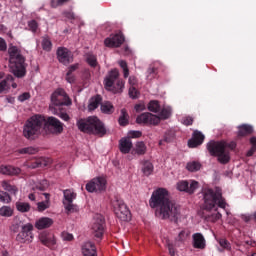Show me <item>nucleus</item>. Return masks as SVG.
<instances>
[{
    "label": "nucleus",
    "mask_w": 256,
    "mask_h": 256,
    "mask_svg": "<svg viewBox=\"0 0 256 256\" xmlns=\"http://www.w3.org/2000/svg\"><path fill=\"white\" fill-rule=\"evenodd\" d=\"M28 27H30V29H31V31H32L33 33H36V32H37V29H38V27H39V25L37 24V21L32 20V21H30V22L28 23Z\"/></svg>",
    "instance_id": "obj_54"
},
{
    "label": "nucleus",
    "mask_w": 256,
    "mask_h": 256,
    "mask_svg": "<svg viewBox=\"0 0 256 256\" xmlns=\"http://www.w3.org/2000/svg\"><path fill=\"white\" fill-rule=\"evenodd\" d=\"M91 229L94 237L101 239L105 231V219L101 215H96L93 219Z\"/></svg>",
    "instance_id": "obj_13"
},
{
    "label": "nucleus",
    "mask_w": 256,
    "mask_h": 256,
    "mask_svg": "<svg viewBox=\"0 0 256 256\" xmlns=\"http://www.w3.org/2000/svg\"><path fill=\"white\" fill-rule=\"evenodd\" d=\"M82 255L83 256H97V247L93 242H85L82 245Z\"/></svg>",
    "instance_id": "obj_25"
},
{
    "label": "nucleus",
    "mask_w": 256,
    "mask_h": 256,
    "mask_svg": "<svg viewBox=\"0 0 256 256\" xmlns=\"http://www.w3.org/2000/svg\"><path fill=\"white\" fill-rule=\"evenodd\" d=\"M142 172L146 177L153 174V163L149 161L142 162Z\"/></svg>",
    "instance_id": "obj_34"
},
{
    "label": "nucleus",
    "mask_w": 256,
    "mask_h": 256,
    "mask_svg": "<svg viewBox=\"0 0 256 256\" xmlns=\"http://www.w3.org/2000/svg\"><path fill=\"white\" fill-rule=\"evenodd\" d=\"M64 199L63 205L68 213H75L77 211V205L73 204V201L77 199V193L72 189H66L63 191Z\"/></svg>",
    "instance_id": "obj_12"
},
{
    "label": "nucleus",
    "mask_w": 256,
    "mask_h": 256,
    "mask_svg": "<svg viewBox=\"0 0 256 256\" xmlns=\"http://www.w3.org/2000/svg\"><path fill=\"white\" fill-rule=\"evenodd\" d=\"M24 165L25 167H28V169H37L39 167H47V161L43 158H39L32 162L31 164L26 163Z\"/></svg>",
    "instance_id": "obj_31"
},
{
    "label": "nucleus",
    "mask_w": 256,
    "mask_h": 256,
    "mask_svg": "<svg viewBox=\"0 0 256 256\" xmlns=\"http://www.w3.org/2000/svg\"><path fill=\"white\" fill-rule=\"evenodd\" d=\"M131 149H133V142L129 138H122L119 141V150L124 154L127 155V153L131 152Z\"/></svg>",
    "instance_id": "obj_26"
},
{
    "label": "nucleus",
    "mask_w": 256,
    "mask_h": 256,
    "mask_svg": "<svg viewBox=\"0 0 256 256\" xmlns=\"http://www.w3.org/2000/svg\"><path fill=\"white\" fill-rule=\"evenodd\" d=\"M104 86L107 91L112 93H123L125 81L119 79V70L112 69L104 79Z\"/></svg>",
    "instance_id": "obj_7"
},
{
    "label": "nucleus",
    "mask_w": 256,
    "mask_h": 256,
    "mask_svg": "<svg viewBox=\"0 0 256 256\" xmlns=\"http://www.w3.org/2000/svg\"><path fill=\"white\" fill-rule=\"evenodd\" d=\"M107 189V179L103 176L93 178L86 184V191L88 193H101Z\"/></svg>",
    "instance_id": "obj_10"
},
{
    "label": "nucleus",
    "mask_w": 256,
    "mask_h": 256,
    "mask_svg": "<svg viewBox=\"0 0 256 256\" xmlns=\"http://www.w3.org/2000/svg\"><path fill=\"white\" fill-rule=\"evenodd\" d=\"M101 104V96H95L90 99L89 105H88V111H95L97 107Z\"/></svg>",
    "instance_id": "obj_35"
},
{
    "label": "nucleus",
    "mask_w": 256,
    "mask_h": 256,
    "mask_svg": "<svg viewBox=\"0 0 256 256\" xmlns=\"http://www.w3.org/2000/svg\"><path fill=\"white\" fill-rule=\"evenodd\" d=\"M100 109L102 113H105L106 115H111V113L115 112V107L111 102H108V101L102 103Z\"/></svg>",
    "instance_id": "obj_33"
},
{
    "label": "nucleus",
    "mask_w": 256,
    "mask_h": 256,
    "mask_svg": "<svg viewBox=\"0 0 256 256\" xmlns=\"http://www.w3.org/2000/svg\"><path fill=\"white\" fill-rule=\"evenodd\" d=\"M251 133H253V126L251 125L243 124L238 127V137H245Z\"/></svg>",
    "instance_id": "obj_30"
},
{
    "label": "nucleus",
    "mask_w": 256,
    "mask_h": 256,
    "mask_svg": "<svg viewBox=\"0 0 256 256\" xmlns=\"http://www.w3.org/2000/svg\"><path fill=\"white\" fill-rule=\"evenodd\" d=\"M143 133L141 131H129L127 139H139Z\"/></svg>",
    "instance_id": "obj_49"
},
{
    "label": "nucleus",
    "mask_w": 256,
    "mask_h": 256,
    "mask_svg": "<svg viewBox=\"0 0 256 256\" xmlns=\"http://www.w3.org/2000/svg\"><path fill=\"white\" fill-rule=\"evenodd\" d=\"M186 169H188L191 172L199 171V169H201V163L196 161L189 162L186 165Z\"/></svg>",
    "instance_id": "obj_44"
},
{
    "label": "nucleus",
    "mask_w": 256,
    "mask_h": 256,
    "mask_svg": "<svg viewBox=\"0 0 256 256\" xmlns=\"http://www.w3.org/2000/svg\"><path fill=\"white\" fill-rule=\"evenodd\" d=\"M218 243H219L220 247L226 249V251H231V243H229V241H227V239L220 238L218 240Z\"/></svg>",
    "instance_id": "obj_46"
},
{
    "label": "nucleus",
    "mask_w": 256,
    "mask_h": 256,
    "mask_svg": "<svg viewBox=\"0 0 256 256\" xmlns=\"http://www.w3.org/2000/svg\"><path fill=\"white\" fill-rule=\"evenodd\" d=\"M193 121H194L193 117L185 116L182 118L181 122L183 125H186V127H189V125H193Z\"/></svg>",
    "instance_id": "obj_53"
},
{
    "label": "nucleus",
    "mask_w": 256,
    "mask_h": 256,
    "mask_svg": "<svg viewBox=\"0 0 256 256\" xmlns=\"http://www.w3.org/2000/svg\"><path fill=\"white\" fill-rule=\"evenodd\" d=\"M235 147H237L235 142H227L225 140L217 142L211 141L207 144V149L210 155L218 157L219 163H222L223 165L227 164V162L231 160L229 151H233Z\"/></svg>",
    "instance_id": "obj_1"
},
{
    "label": "nucleus",
    "mask_w": 256,
    "mask_h": 256,
    "mask_svg": "<svg viewBox=\"0 0 256 256\" xmlns=\"http://www.w3.org/2000/svg\"><path fill=\"white\" fill-rule=\"evenodd\" d=\"M255 151H256V147H255V146H252L251 149L247 152V157L253 156V154L255 153Z\"/></svg>",
    "instance_id": "obj_62"
},
{
    "label": "nucleus",
    "mask_w": 256,
    "mask_h": 256,
    "mask_svg": "<svg viewBox=\"0 0 256 256\" xmlns=\"http://www.w3.org/2000/svg\"><path fill=\"white\" fill-rule=\"evenodd\" d=\"M76 125L82 133H87L88 135H97L98 137H103L107 135V129L105 124L101 122L96 116H90L86 119H79Z\"/></svg>",
    "instance_id": "obj_3"
},
{
    "label": "nucleus",
    "mask_w": 256,
    "mask_h": 256,
    "mask_svg": "<svg viewBox=\"0 0 256 256\" xmlns=\"http://www.w3.org/2000/svg\"><path fill=\"white\" fill-rule=\"evenodd\" d=\"M16 208L20 213H27L31 210V205L27 202H17Z\"/></svg>",
    "instance_id": "obj_39"
},
{
    "label": "nucleus",
    "mask_w": 256,
    "mask_h": 256,
    "mask_svg": "<svg viewBox=\"0 0 256 256\" xmlns=\"http://www.w3.org/2000/svg\"><path fill=\"white\" fill-rule=\"evenodd\" d=\"M0 173L2 175H10V176L20 175L21 168L15 167V166H1Z\"/></svg>",
    "instance_id": "obj_27"
},
{
    "label": "nucleus",
    "mask_w": 256,
    "mask_h": 256,
    "mask_svg": "<svg viewBox=\"0 0 256 256\" xmlns=\"http://www.w3.org/2000/svg\"><path fill=\"white\" fill-rule=\"evenodd\" d=\"M66 81L68 83H75V75H73V73H71V72H67Z\"/></svg>",
    "instance_id": "obj_57"
},
{
    "label": "nucleus",
    "mask_w": 256,
    "mask_h": 256,
    "mask_svg": "<svg viewBox=\"0 0 256 256\" xmlns=\"http://www.w3.org/2000/svg\"><path fill=\"white\" fill-rule=\"evenodd\" d=\"M42 49L43 51H51L53 49V43L51 42V39L49 37H43L42 39Z\"/></svg>",
    "instance_id": "obj_40"
},
{
    "label": "nucleus",
    "mask_w": 256,
    "mask_h": 256,
    "mask_svg": "<svg viewBox=\"0 0 256 256\" xmlns=\"http://www.w3.org/2000/svg\"><path fill=\"white\" fill-rule=\"evenodd\" d=\"M171 113H172L171 107H164L161 110V112H160L158 117L160 118V121H161V119L162 120L169 119V117H171Z\"/></svg>",
    "instance_id": "obj_43"
},
{
    "label": "nucleus",
    "mask_w": 256,
    "mask_h": 256,
    "mask_svg": "<svg viewBox=\"0 0 256 256\" xmlns=\"http://www.w3.org/2000/svg\"><path fill=\"white\" fill-rule=\"evenodd\" d=\"M161 109V105H159V101L152 100L148 104V110H150L152 113H159V110Z\"/></svg>",
    "instance_id": "obj_41"
},
{
    "label": "nucleus",
    "mask_w": 256,
    "mask_h": 256,
    "mask_svg": "<svg viewBox=\"0 0 256 256\" xmlns=\"http://www.w3.org/2000/svg\"><path fill=\"white\" fill-rule=\"evenodd\" d=\"M0 202L11 203V196H9L7 192L0 191Z\"/></svg>",
    "instance_id": "obj_47"
},
{
    "label": "nucleus",
    "mask_w": 256,
    "mask_h": 256,
    "mask_svg": "<svg viewBox=\"0 0 256 256\" xmlns=\"http://www.w3.org/2000/svg\"><path fill=\"white\" fill-rule=\"evenodd\" d=\"M222 215L219 212H216L210 216H208V221H211V223H216V221H219L221 219Z\"/></svg>",
    "instance_id": "obj_51"
},
{
    "label": "nucleus",
    "mask_w": 256,
    "mask_h": 256,
    "mask_svg": "<svg viewBox=\"0 0 256 256\" xmlns=\"http://www.w3.org/2000/svg\"><path fill=\"white\" fill-rule=\"evenodd\" d=\"M136 122L141 125H159L160 118L157 115L151 114L149 112L142 113L136 118Z\"/></svg>",
    "instance_id": "obj_14"
},
{
    "label": "nucleus",
    "mask_w": 256,
    "mask_h": 256,
    "mask_svg": "<svg viewBox=\"0 0 256 256\" xmlns=\"http://www.w3.org/2000/svg\"><path fill=\"white\" fill-rule=\"evenodd\" d=\"M194 249H205L207 243L205 237L201 233H195L192 235Z\"/></svg>",
    "instance_id": "obj_24"
},
{
    "label": "nucleus",
    "mask_w": 256,
    "mask_h": 256,
    "mask_svg": "<svg viewBox=\"0 0 256 256\" xmlns=\"http://www.w3.org/2000/svg\"><path fill=\"white\" fill-rule=\"evenodd\" d=\"M199 188V182L192 180L190 185L187 181H180L177 183L178 191H185L186 193H195V190Z\"/></svg>",
    "instance_id": "obj_19"
},
{
    "label": "nucleus",
    "mask_w": 256,
    "mask_h": 256,
    "mask_svg": "<svg viewBox=\"0 0 256 256\" xmlns=\"http://www.w3.org/2000/svg\"><path fill=\"white\" fill-rule=\"evenodd\" d=\"M52 105L50 107H56L59 108L63 105H66L69 107L71 105V98L67 96V93L64 89L58 88L56 91L53 92L51 96Z\"/></svg>",
    "instance_id": "obj_9"
},
{
    "label": "nucleus",
    "mask_w": 256,
    "mask_h": 256,
    "mask_svg": "<svg viewBox=\"0 0 256 256\" xmlns=\"http://www.w3.org/2000/svg\"><path fill=\"white\" fill-rule=\"evenodd\" d=\"M39 239L42 245H45L46 247L53 248L55 245H57V239L54 235L42 233L40 234Z\"/></svg>",
    "instance_id": "obj_22"
},
{
    "label": "nucleus",
    "mask_w": 256,
    "mask_h": 256,
    "mask_svg": "<svg viewBox=\"0 0 256 256\" xmlns=\"http://www.w3.org/2000/svg\"><path fill=\"white\" fill-rule=\"evenodd\" d=\"M18 153L20 155H35V154L39 153V149L35 148L33 146H29V147H26V148L19 149Z\"/></svg>",
    "instance_id": "obj_37"
},
{
    "label": "nucleus",
    "mask_w": 256,
    "mask_h": 256,
    "mask_svg": "<svg viewBox=\"0 0 256 256\" xmlns=\"http://www.w3.org/2000/svg\"><path fill=\"white\" fill-rule=\"evenodd\" d=\"M29 99H31V93L29 92H24L18 96V101H20V103H24V101H29Z\"/></svg>",
    "instance_id": "obj_48"
},
{
    "label": "nucleus",
    "mask_w": 256,
    "mask_h": 256,
    "mask_svg": "<svg viewBox=\"0 0 256 256\" xmlns=\"http://www.w3.org/2000/svg\"><path fill=\"white\" fill-rule=\"evenodd\" d=\"M0 216L1 217H12L13 216V208L9 206H2L0 208Z\"/></svg>",
    "instance_id": "obj_42"
},
{
    "label": "nucleus",
    "mask_w": 256,
    "mask_h": 256,
    "mask_svg": "<svg viewBox=\"0 0 256 256\" xmlns=\"http://www.w3.org/2000/svg\"><path fill=\"white\" fill-rule=\"evenodd\" d=\"M226 209L227 201L223 197L221 188L204 190V208L206 211H217V208Z\"/></svg>",
    "instance_id": "obj_4"
},
{
    "label": "nucleus",
    "mask_w": 256,
    "mask_h": 256,
    "mask_svg": "<svg viewBox=\"0 0 256 256\" xmlns=\"http://www.w3.org/2000/svg\"><path fill=\"white\" fill-rule=\"evenodd\" d=\"M45 125V117L34 115L30 117L23 126V137L29 141H34L41 135V129Z\"/></svg>",
    "instance_id": "obj_5"
},
{
    "label": "nucleus",
    "mask_w": 256,
    "mask_h": 256,
    "mask_svg": "<svg viewBox=\"0 0 256 256\" xmlns=\"http://www.w3.org/2000/svg\"><path fill=\"white\" fill-rule=\"evenodd\" d=\"M54 221L49 217H41L36 220L34 227L39 231L42 229H49V227L53 226Z\"/></svg>",
    "instance_id": "obj_23"
},
{
    "label": "nucleus",
    "mask_w": 256,
    "mask_h": 256,
    "mask_svg": "<svg viewBox=\"0 0 256 256\" xmlns=\"http://www.w3.org/2000/svg\"><path fill=\"white\" fill-rule=\"evenodd\" d=\"M114 212L116 217L121 221H129L131 219V212L123 200H116L113 203Z\"/></svg>",
    "instance_id": "obj_11"
},
{
    "label": "nucleus",
    "mask_w": 256,
    "mask_h": 256,
    "mask_svg": "<svg viewBox=\"0 0 256 256\" xmlns=\"http://www.w3.org/2000/svg\"><path fill=\"white\" fill-rule=\"evenodd\" d=\"M56 55L59 63H62L63 65L73 63V53H71V51L65 47H59Z\"/></svg>",
    "instance_id": "obj_16"
},
{
    "label": "nucleus",
    "mask_w": 256,
    "mask_h": 256,
    "mask_svg": "<svg viewBox=\"0 0 256 256\" xmlns=\"http://www.w3.org/2000/svg\"><path fill=\"white\" fill-rule=\"evenodd\" d=\"M69 0H51V7L57 8L61 7V5H65Z\"/></svg>",
    "instance_id": "obj_52"
},
{
    "label": "nucleus",
    "mask_w": 256,
    "mask_h": 256,
    "mask_svg": "<svg viewBox=\"0 0 256 256\" xmlns=\"http://www.w3.org/2000/svg\"><path fill=\"white\" fill-rule=\"evenodd\" d=\"M203 141H205V135L199 131H194L192 139L188 141V147L191 149L195 147H199V145L203 144Z\"/></svg>",
    "instance_id": "obj_21"
},
{
    "label": "nucleus",
    "mask_w": 256,
    "mask_h": 256,
    "mask_svg": "<svg viewBox=\"0 0 256 256\" xmlns=\"http://www.w3.org/2000/svg\"><path fill=\"white\" fill-rule=\"evenodd\" d=\"M131 153L132 155H145L147 153V145L143 141L136 142Z\"/></svg>",
    "instance_id": "obj_28"
},
{
    "label": "nucleus",
    "mask_w": 256,
    "mask_h": 256,
    "mask_svg": "<svg viewBox=\"0 0 256 256\" xmlns=\"http://www.w3.org/2000/svg\"><path fill=\"white\" fill-rule=\"evenodd\" d=\"M129 96L131 97V99H137V97H139V91H137V88H135V86H131L129 88Z\"/></svg>",
    "instance_id": "obj_50"
},
{
    "label": "nucleus",
    "mask_w": 256,
    "mask_h": 256,
    "mask_svg": "<svg viewBox=\"0 0 256 256\" xmlns=\"http://www.w3.org/2000/svg\"><path fill=\"white\" fill-rule=\"evenodd\" d=\"M169 201H171L169 199V191L165 188H158L153 191L149 200V206L151 209H161Z\"/></svg>",
    "instance_id": "obj_8"
},
{
    "label": "nucleus",
    "mask_w": 256,
    "mask_h": 256,
    "mask_svg": "<svg viewBox=\"0 0 256 256\" xmlns=\"http://www.w3.org/2000/svg\"><path fill=\"white\" fill-rule=\"evenodd\" d=\"M44 195L46 200L37 203V209L40 213L45 211L46 209H49L51 205V203L49 202V194L45 193Z\"/></svg>",
    "instance_id": "obj_36"
},
{
    "label": "nucleus",
    "mask_w": 256,
    "mask_h": 256,
    "mask_svg": "<svg viewBox=\"0 0 256 256\" xmlns=\"http://www.w3.org/2000/svg\"><path fill=\"white\" fill-rule=\"evenodd\" d=\"M250 143H251L252 147H256V137L250 138Z\"/></svg>",
    "instance_id": "obj_64"
},
{
    "label": "nucleus",
    "mask_w": 256,
    "mask_h": 256,
    "mask_svg": "<svg viewBox=\"0 0 256 256\" xmlns=\"http://www.w3.org/2000/svg\"><path fill=\"white\" fill-rule=\"evenodd\" d=\"M7 50V42L3 40V38H0V51H6Z\"/></svg>",
    "instance_id": "obj_60"
},
{
    "label": "nucleus",
    "mask_w": 256,
    "mask_h": 256,
    "mask_svg": "<svg viewBox=\"0 0 256 256\" xmlns=\"http://www.w3.org/2000/svg\"><path fill=\"white\" fill-rule=\"evenodd\" d=\"M61 237L63 241H73V234L68 232H62Z\"/></svg>",
    "instance_id": "obj_55"
},
{
    "label": "nucleus",
    "mask_w": 256,
    "mask_h": 256,
    "mask_svg": "<svg viewBox=\"0 0 256 256\" xmlns=\"http://www.w3.org/2000/svg\"><path fill=\"white\" fill-rule=\"evenodd\" d=\"M119 65H120L121 69H123V70L129 69V67L127 66V62H125V61H123V60H121V61L119 62Z\"/></svg>",
    "instance_id": "obj_63"
},
{
    "label": "nucleus",
    "mask_w": 256,
    "mask_h": 256,
    "mask_svg": "<svg viewBox=\"0 0 256 256\" xmlns=\"http://www.w3.org/2000/svg\"><path fill=\"white\" fill-rule=\"evenodd\" d=\"M9 67L15 77L21 78L27 75L25 57L17 46L10 45L8 48Z\"/></svg>",
    "instance_id": "obj_2"
},
{
    "label": "nucleus",
    "mask_w": 256,
    "mask_h": 256,
    "mask_svg": "<svg viewBox=\"0 0 256 256\" xmlns=\"http://www.w3.org/2000/svg\"><path fill=\"white\" fill-rule=\"evenodd\" d=\"M50 111L52 115H57L58 117H60V119H62V121H70L71 119V117H69V114L61 110V107L57 108V107L50 106Z\"/></svg>",
    "instance_id": "obj_29"
},
{
    "label": "nucleus",
    "mask_w": 256,
    "mask_h": 256,
    "mask_svg": "<svg viewBox=\"0 0 256 256\" xmlns=\"http://www.w3.org/2000/svg\"><path fill=\"white\" fill-rule=\"evenodd\" d=\"M1 186L5 191H8V193H11V195H17L19 189H17V186L11 185V182L4 180L1 183Z\"/></svg>",
    "instance_id": "obj_32"
},
{
    "label": "nucleus",
    "mask_w": 256,
    "mask_h": 256,
    "mask_svg": "<svg viewBox=\"0 0 256 256\" xmlns=\"http://www.w3.org/2000/svg\"><path fill=\"white\" fill-rule=\"evenodd\" d=\"M185 239H187V233L185 232V230H182L177 237L178 241H185Z\"/></svg>",
    "instance_id": "obj_58"
},
{
    "label": "nucleus",
    "mask_w": 256,
    "mask_h": 256,
    "mask_svg": "<svg viewBox=\"0 0 256 256\" xmlns=\"http://www.w3.org/2000/svg\"><path fill=\"white\" fill-rule=\"evenodd\" d=\"M129 85H131V87H135V85H137V77L130 76L129 77Z\"/></svg>",
    "instance_id": "obj_59"
},
{
    "label": "nucleus",
    "mask_w": 256,
    "mask_h": 256,
    "mask_svg": "<svg viewBox=\"0 0 256 256\" xmlns=\"http://www.w3.org/2000/svg\"><path fill=\"white\" fill-rule=\"evenodd\" d=\"M79 69V64H73L68 68V73H73L74 71H77Z\"/></svg>",
    "instance_id": "obj_61"
},
{
    "label": "nucleus",
    "mask_w": 256,
    "mask_h": 256,
    "mask_svg": "<svg viewBox=\"0 0 256 256\" xmlns=\"http://www.w3.org/2000/svg\"><path fill=\"white\" fill-rule=\"evenodd\" d=\"M86 61L90 67H97V57L93 54H87Z\"/></svg>",
    "instance_id": "obj_45"
},
{
    "label": "nucleus",
    "mask_w": 256,
    "mask_h": 256,
    "mask_svg": "<svg viewBox=\"0 0 256 256\" xmlns=\"http://www.w3.org/2000/svg\"><path fill=\"white\" fill-rule=\"evenodd\" d=\"M125 43V36L123 34H111L104 40L105 47L117 48L121 47V44Z\"/></svg>",
    "instance_id": "obj_18"
},
{
    "label": "nucleus",
    "mask_w": 256,
    "mask_h": 256,
    "mask_svg": "<svg viewBox=\"0 0 256 256\" xmlns=\"http://www.w3.org/2000/svg\"><path fill=\"white\" fill-rule=\"evenodd\" d=\"M11 87L17 89V83L14 82V78L11 75H8L0 82V93H9Z\"/></svg>",
    "instance_id": "obj_20"
},
{
    "label": "nucleus",
    "mask_w": 256,
    "mask_h": 256,
    "mask_svg": "<svg viewBox=\"0 0 256 256\" xmlns=\"http://www.w3.org/2000/svg\"><path fill=\"white\" fill-rule=\"evenodd\" d=\"M33 224L28 223L22 227V231L17 235L16 239L20 243H31L33 239Z\"/></svg>",
    "instance_id": "obj_15"
},
{
    "label": "nucleus",
    "mask_w": 256,
    "mask_h": 256,
    "mask_svg": "<svg viewBox=\"0 0 256 256\" xmlns=\"http://www.w3.org/2000/svg\"><path fill=\"white\" fill-rule=\"evenodd\" d=\"M145 108H146V106H145V103H143V102L136 104L134 107V109L137 113H141V111H145Z\"/></svg>",
    "instance_id": "obj_56"
},
{
    "label": "nucleus",
    "mask_w": 256,
    "mask_h": 256,
    "mask_svg": "<svg viewBox=\"0 0 256 256\" xmlns=\"http://www.w3.org/2000/svg\"><path fill=\"white\" fill-rule=\"evenodd\" d=\"M156 217L169 219L177 223L181 219V208L175 202L169 200L161 208L156 209Z\"/></svg>",
    "instance_id": "obj_6"
},
{
    "label": "nucleus",
    "mask_w": 256,
    "mask_h": 256,
    "mask_svg": "<svg viewBox=\"0 0 256 256\" xmlns=\"http://www.w3.org/2000/svg\"><path fill=\"white\" fill-rule=\"evenodd\" d=\"M47 127L52 135H61L63 133V124L59 119L51 116L47 119Z\"/></svg>",
    "instance_id": "obj_17"
},
{
    "label": "nucleus",
    "mask_w": 256,
    "mask_h": 256,
    "mask_svg": "<svg viewBox=\"0 0 256 256\" xmlns=\"http://www.w3.org/2000/svg\"><path fill=\"white\" fill-rule=\"evenodd\" d=\"M119 125L122 127H125V125H128L129 123V114H127V110L122 109L121 110V116L119 117Z\"/></svg>",
    "instance_id": "obj_38"
}]
</instances>
